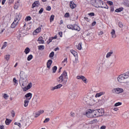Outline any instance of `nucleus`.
Masks as SVG:
<instances>
[{
  "instance_id": "obj_1",
  "label": "nucleus",
  "mask_w": 129,
  "mask_h": 129,
  "mask_svg": "<svg viewBox=\"0 0 129 129\" xmlns=\"http://www.w3.org/2000/svg\"><path fill=\"white\" fill-rule=\"evenodd\" d=\"M94 6L95 8H101V9H107L108 10L107 5L101 0H95Z\"/></svg>"
},
{
  "instance_id": "obj_2",
  "label": "nucleus",
  "mask_w": 129,
  "mask_h": 129,
  "mask_svg": "<svg viewBox=\"0 0 129 129\" xmlns=\"http://www.w3.org/2000/svg\"><path fill=\"white\" fill-rule=\"evenodd\" d=\"M28 83V79H20L19 84L21 85L22 88V87H25Z\"/></svg>"
},
{
  "instance_id": "obj_3",
  "label": "nucleus",
  "mask_w": 129,
  "mask_h": 129,
  "mask_svg": "<svg viewBox=\"0 0 129 129\" xmlns=\"http://www.w3.org/2000/svg\"><path fill=\"white\" fill-rule=\"evenodd\" d=\"M63 79V84L67 83V80H68V76L67 75V72L64 71L62 74L60 76Z\"/></svg>"
},
{
  "instance_id": "obj_4",
  "label": "nucleus",
  "mask_w": 129,
  "mask_h": 129,
  "mask_svg": "<svg viewBox=\"0 0 129 129\" xmlns=\"http://www.w3.org/2000/svg\"><path fill=\"white\" fill-rule=\"evenodd\" d=\"M112 91L113 93H116L117 94H119V93H122V92H123V89L119 88H115L113 89Z\"/></svg>"
},
{
  "instance_id": "obj_5",
  "label": "nucleus",
  "mask_w": 129,
  "mask_h": 129,
  "mask_svg": "<svg viewBox=\"0 0 129 129\" xmlns=\"http://www.w3.org/2000/svg\"><path fill=\"white\" fill-rule=\"evenodd\" d=\"M86 115L87 117H89V118L93 117V110H91V109H90L87 110L86 112Z\"/></svg>"
},
{
  "instance_id": "obj_6",
  "label": "nucleus",
  "mask_w": 129,
  "mask_h": 129,
  "mask_svg": "<svg viewBox=\"0 0 129 129\" xmlns=\"http://www.w3.org/2000/svg\"><path fill=\"white\" fill-rule=\"evenodd\" d=\"M125 79H126L123 74L119 75L117 78V80L120 83H123L124 82Z\"/></svg>"
},
{
  "instance_id": "obj_7",
  "label": "nucleus",
  "mask_w": 129,
  "mask_h": 129,
  "mask_svg": "<svg viewBox=\"0 0 129 129\" xmlns=\"http://www.w3.org/2000/svg\"><path fill=\"white\" fill-rule=\"evenodd\" d=\"M28 76L24 71H21L20 73V79H28Z\"/></svg>"
},
{
  "instance_id": "obj_8",
  "label": "nucleus",
  "mask_w": 129,
  "mask_h": 129,
  "mask_svg": "<svg viewBox=\"0 0 129 129\" xmlns=\"http://www.w3.org/2000/svg\"><path fill=\"white\" fill-rule=\"evenodd\" d=\"M77 79H81L84 83H87V79L83 76H78L77 77Z\"/></svg>"
},
{
  "instance_id": "obj_9",
  "label": "nucleus",
  "mask_w": 129,
  "mask_h": 129,
  "mask_svg": "<svg viewBox=\"0 0 129 129\" xmlns=\"http://www.w3.org/2000/svg\"><path fill=\"white\" fill-rule=\"evenodd\" d=\"M62 84H58L56 86L54 87H51L50 88V90H51V91H54V90H56V89H59L60 88H61V87H62Z\"/></svg>"
},
{
  "instance_id": "obj_10",
  "label": "nucleus",
  "mask_w": 129,
  "mask_h": 129,
  "mask_svg": "<svg viewBox=\"0 0 129 129\" xmlns=\"http://www.w3.org/2000/svg\"><path fill=\"white\" fill-rule=\"evenodd\" d=\"M32 87V83H30L27 87L26 86L24 87H22L23 89V91H27V90H29V89H31Z\"/></svg>"
},
{
  "instance_id": "obj_11",
  "label": "nucleus",
  "mask_w": 129,
  "mask_h": 129,
  "mask_svg": "<svg viewBox=\"0 0 129 129\" xmlns=\"http://www.w3.org/2000/svg\"><path fill=\"white\" fill-rule=\"evenodd\" d=\"M40 2L39 1H35L32 4L31 8L32 9H34V8H38Z\"/></svg>"
},
{
  "instance_id": "obj_12",
  "label": "nucleus",
  "mask_w": 129,
  "mask_h": 129,
  "mask_svg": "<svg viewBox=\"0 0 129 129\" xmlns=\"http://www.w3.org/2000/svg\"><path fill=\"white\" fill-rule=\"evenodd\" d=\"M32 96H33V94L31 93H28L25 95V97L27 98L26 100H31Z\"/></svg>"
},
{
  "instance_id": "obj_13",
  "label": "nucleus",
  "mask_w": 129,
  "mask_h": 129,
  "mask_svg": "<svg viewBox=\"0 0 129 129\" xmlns=\"http://www.w3.org/2000/svg\"><path fill=\"white\" fill-rule=\"evenodd\" d=\"M96 110H97L99 116H102L104 114V110L103 109H97Z\"/></svg>"
},
{
  "instance_id": "obj_14",
  "label": "nucleus",
  "mask_w": 129,
  "mask_h": 129,
  "mask_svg": "<svg viewBox=\"0 0 129 129\" xmlns=\"http://www.w3.org/2000/svg\"><path fill=\"white\" fill-rule=\"evenodd\" d=\"M93 117H99L97 110H93Z\"/></svg>"
},
{
  "instance_id": "obj_15",
  "label": "nucleus",
  "mask_w": 129,
  "mask_h": 129,
  "mask_svg": "<svg viewBox=\"0 0 129 129\" xmlns=\"http://www.w3.org/2000/svg\"><path fill=\"white\" fill-rule=\"evenodd\" d=\"M73 30L77 31L78 32H79V31H80V27L77 25L74 24L73 31Z\"/></svg>"
},
{
  "instance_id": "obj_16",
  "label": "nucleus",
  "mask_w": 129,
  "mask_h": 129,
  "mask_svg": "<svg viewBox=\"0 0 129 129\" xmlns=\"http://www.w3.org/2000/svg\"><path fill=\"white\" fill-rule=\"evenodd\" d=\"M42 113H44V110H40L38 111V112H36L35 113V117H38V116H40Z\"/></svg>"
},
{
  "instance_id": "obj_17",
  "label": "nucleus",
  "mask_w": 129,
  "mask_h": 129,
  "mask_svg": "<svg viewBox=\"0 0 129 129\" xmlns=\"http://www.w3.org/2000/svg\"><path fill=\"white\" fill-rule=\"evenodd\" d=\"M21 18H22V14H17L16 18L15 19V22H19V21L21 20Z\"/></svg>"
},
{
  "instance_id": "obj_18",
  "label": "nucleus",
  "mask_w": 129,
  "mask_h": 129,
  "mask_svg": "<svg viewBox=\"0 0 129 129\" xmlns=\"http://www.w3.org/2000/svg\"><path fill=\"white\" fill-rule=\"evenodd\" d=\"M52 63H53V61L51 59H49L48 60L47 62V68L50 69L51 68V66L52 65Z\"/></svg>"
},
{
  "instance_id": "obj_19",
  "label": "nucleus",
  "mask_w": 129,
  "mask_h": 129,
  "mask_svg": "<svg viewBox=\"0 0 129 129\" xmlns=\"http://www.w3.org/2000/svg\"><path fill=\"white\" fill-rule=\"evenodd\" d=\"M76 4H75V3H74V2L71 1L70 3V7L71 8V9H75L76 8Z\"/></svg>"
},
{
  "instance_id": "obj_20",
  "label": "nucleus",
  "mask_w": 129,
  "mask_h": 129,
  "mask_svg": "<svg viewBox=\"0 0 129 129\" xmlns=\"http://www.w3.org/2000/svg\"><path fill=\"white\" fill-rule=\"evenodd\" d=\"M71 53L74 55V57L77 58L78 57V53L74 50H71Z\"/></svg>"
},
{
  "instance_id": "obj_21",
  "label": "nucleus",
  "mask_w": 129,
  "mask_h": 129,
  "mask_svg": "<svg viewBox=\"0 0 129 129\" xmlns=\"http://www.w3.org/2000/svg\"><path fill=\"white\" fill-rule=\"evenodd\" d=\"M18 23H19V21L15 22L14 20V21L11 24V27L12 28V29H14V28H16L17 26V25H18Z\"/></svg>"
},
{
  "instance_id": "obj_22",
  "label": "nucleus",
  "mask_w": 129,
  "mask_h": 129,
  "mask_svg": "<svg viewBox=\"0 0 129 129\" xmlns=\"http://www.w3.org/2000/svg\"><path fill=\"white\" fill-rule=\"evenodd\" d=\"M57 81L58 82V83H62V82L64 84V79L62 77H61V76L58 78H57Z\"/></svg>"
},
{
  "instance_id": "obj_23",
  "label": "nucleus",
  "mask_w": 129,
  "mask_h": 129,
  "mask_svg": "<svg viewBox=\"0 0 129 129\" xmlns=\"http://www.w3.org/2000/svg\"><path fill=\"white\" fill-rule=\"evenodd\" d=\"M112 54H113V50H111L109 52L107 53L106 58H110Z\"/></svg>"
},
{
  "instance_id": "obj_24",
  "label": "nucleus",
  "mask_w": 129,
  "mask_h": 129,
  "mask_svg": "<svg viewBox=\"0 0 129 129\" xmlns=\"http://www.w3.org/2000/svg\"><path fill=\"white\" fill-rule=\"evenodd\" d=\"M11 122H12V119L6 118L5 123L7 125H10V123H11Z\"/></svg>"
},
{
  "instance_id": "obj_25",
  "label": "nucleus",
  "mask_w": 129,
  "mask_h": 129,
  "mask_svg": "<svg viewBox=\"0 0 129 129\" xmlns=\"http://www.w3.org/2000/svg\"><path fill=\"white\" fill-rule=\"evenodd\" d=\"M78 50H81L82 49V43L80 42L78 45L76 46Z\"/></svg>"
},
{
  "instance_id": "obj_26",
  "label": "nucleus",
  "mask_w": 129,
  "mask_h": 129,
  "mask_svg": "<svg viewBox=\"0 0 129 129\" xmlns=\"http://www.w3.org/2000/svg\"><path fill=\"white\" fill-rule=\"evenodd\" d=\"M29 102H30V100H25L24 101V106L25 107H27V106H28V105H29Z\"/></svg>"
},
{
  "instance_id": "obj_27",
  "label": "nucleus",
  "mask_w": 129,
  "mask_h": 129,
  "mask_svg": "<svg viewBox=\"0 0 129 129\" xmlns=\"http://www.w3.org/2000/svg\"><path fill=\"white\" fill-rule=\"evenodd\" d=\"M111 34L112 35V38H115L116 37V35H115V31H114V29L112 30Z\"/></svg>"
},
{
  "instance_id": "obj_28",
  "label": "nucleus",
  "mask_w": 129,
  "mask_h": 129,
  "mask_svg": "<svg viewBox=\"0 0 129 129\" xmlns=\"http://www.w3.org/2000/svg\"><path fill=\"white\" fill-rule=\"evenodd\" d=\"M124 76V77L126 79H127V78H129V71L126 73H125L124 74H122Z\"/></svg>"
},
{
  "instance_id": "obj_29",
  "label": "nucleus",
  "mask_w": 129,
  "mask_h": 129,
  "mask_svg": "<svg viewBox=\"0 0 129 129\" xmlns=\"http://www.w3.org/2000/svg\"><path fill=\"white\" fill-rule=\"evenodd\" d=\"M122 11H123V8L121 7V8H118V9H116L115 10V12L116 13H120V12H122Z\"/></svg>"
},
{
  "instance_id": "obj_30",
  "label": "nucleus",
  "mask_w": 129,
  "mask_h": 129,
  "mask_svg": "<svg viewBox=\"0 0 129 129\" xmlns=\"http://www.w3.org/2000/svg\"><path fill=\"white\" fill-rule=\"evenodd\" d=\"M38 50H41L43 51L45 49V46L44 45H39L38 46Z\"/></svg>"
},
{
  "instance_id": "obj_31",
  "label": "nucleus",
  "mask_w": 129,
  "mask_h": 129,
  "mask_svg": "<svg viewBox=\"0 0 129 129\" xmlns=\"http://www.w3.org/2000/svg\"><path fill=\"white\" fill-rule=\"evenodd\" d=\"M24 52L26 55L29 54V53H30V48L29 47H27L25 48Z\"/></svg>"
},
{
  "instance_id": "obj_32",
  "label": "nucleus",
  "mask_w": 129,
  "mask_h": 129,
  "mask_svg": "<svg viewBox=\"0 0 129 129\" xmlns=\"http://www.w3.org/2000/svg\"><path fill=\"white\" fill-rule=\"evenodd\" d=\"M97 122V119H94L93 120L90 121L91 124H93V123H96Z\"/></svg>"
},
{
  "instance_id": "obj_33",
  "label": "nucleus",
  "mask_w": 129,
  "mask_h": 129,
  "mask_svg": "<svg viewBox=\"0 0 129 129\" xmlns=\"http://www.w3.org/2000/svg\"><path fill=\"white\" fill-rule=\"evenodd\" d=\"M32 59H33V55L32 54L28 55V56L27 57V60L28 61H31Z\"/></svg>"
},
{
  "instance_id": "obj_34",
  "label": "nucleus",
  "mask_w": 129,
  "mask_h": 129,
  "mask_svg": "<svg viewBox=\"0 0 129 129\" xmlns=\"http://www.w3.org/2000/svg\"><path fill=\"white\" fill-rule=\"evenodd\" d=\"M31 20H32V17H31L30 16H27L25 18L26 22H29V21H31Z\"/></svg>"
},
{
  "instance_id": "obj_35",
  "label": "nucleus",
  "mask_w": 129,
  "mask_h": 129,
  "mask_svg": "<svg viewBox=\"0 0 129 129\" xmlns=\"http://www.w3.org/2000/svg\"><path fill=\"white\" fill-rule=\"evenodd\" d=\"M7 46H8V42H5L4 43V44H3V46H2V48H1V49H5V48L6 47H7Z\"/></svg>"
},
{
  "instance_id": "obj_36",
  "label": "nucleus",
  "mask_w": 129,
  "mask_h": 129,
  "mask_svg": "<svg viewBox=\"0 0 129 129\" xmlns=\"http://www.w3.org/2000/svg\"><path fill=\"white\" fill-rule=\"evenodd\" d=\"M52 73H56V71H57V66H54L52 68Z\"/></svg>"
},
{
  "instance_id": "obj_37",
  "label": "nucleus",
  "mask_w": 129,
  "mask_h": 129,
  "mask_svg": "<svg viewBox=\"0 0 129 129\" xmlns=\"http://www.w3.org/2000/svg\"><path fill=\"white\" fill-rule=\"evenodd\" d=\"M54 19H55V16L54 15H52L50 17V22H53V21H54Z\"/></svg>"
},
{
  "instance_id": "obj_38",
  "label": "nucleus",
  "mask_w": 129,
  "mask_h": 129,
  "mask_svg": "<svg viewBox=\"0 0 129 129\" xmlns=\"http://www.w3.org/2000/svg\"><path fill=\"white\" fill-rule=\"evenodd\" d=\"M15 125H17L18 127H19V128H21V123H19L18 122H15L14 123Z\"/></svg>"
},
{
  "instance_id": "obj_39",
  "label": "nucleus",
  "mask_w": 129,
  "mask_h": 129,
  "mask_svg": "<svg viewBox=\"0 0 129 129\" xmlns=\"http://www.w3.org/2000/svg\"><path fill=\"white\" fill-rule=\"evenodd\" d=\"M103 94L102 92L98 93L95 95V97H100L101 95H102Z\"/></svg>"
},
{
  "instance_id": "obj_40",
  "label": "nucleus",
  "mask_w": 129,
  "mask_h": 129,
  "mask_svg": "<svg viewBox=\"0 0 129 129\" xmlns=\"http://www.w3.org/2000/svg\"><path fill=\"white\" fill-rule=\"evenodd\" d=\"M6 60H7V61H9L10 60V58H11V55H6L5 57Z\"/></svg>"
},
{
  "instance_id": "obj_41",
  "label": "nucleus",
  "mask_w": 129,
  "mask_h": 129,
  "mask_svg": "<svg viewBox=\"0 0 129 129\" xmlns=\"http://www.w3.org/2000/svg\"><path fill=\"white\" fill-rule=\"evenodd\" d=\"M52 41H53V38H52V37H49V39L47 41V44H49L51 42H52Z\"/></svg>"
},
{
  "instance_id": "obj_42",
  "label": "nucleus",
  "mask_w": 129,
  "mask_h": 129,
  "mask_svg": "<svg viewBox=\"0 0 129 129\" xmlns=\"http://www.w3.org/2000/svg\"><path fill=\"white\" fill-rule=\"evenodd\" d=\"M68 29H70V30H73V25H68L67 26Z\"/></svg>"
},
{
  "instance_id": "obj_43",
  "label": "nucleus",
  "mask_w": 129,
  "mask_h": 129,
  "mask_svg": "<svg viewBox=\"0 0 129 129\" xmlns=\"http://www.w3.org/2000/svg\"><path fill=\"white\" fill-rule=\"evenodd\" d=\"M54 54H55V53L54 52V51H52L49 55V58H52L53 57H54Z\"/></svg>"
},
{
  "instance_id": "obj_44",
  "label": "nucleus",
  "mask_w": 129,
  "mask_h": 129,
  "mask_svg": "<svg viewBox=\"0 0 129 129\" xmlns=\"http://www.w3.org/2000/svg\"><path fill=\"white\" fill-rule=\"evenodd\" d=\"M19 8V2H17L16 3H15L14 5V9H18Z\"/></svg>"
},
{
  "instance_id": "obj_45",
  "label": "nucleus",
  "mask_w": 129,
  "mask_h": 129,
  "mask_svg": "<svg viewBox=\"0 0 129 129\" xmlns=\"http://www.w3.org/2000/svg\"><path fill=\"white\" fill-rule=\"evenodd\" d=\"M88 15L90 16V17H94V16H95V14H94V13L93 12H91V13H88Z\"/></svg>"
},
{
  "instance_id": "obj_46",
  "label": "nucleus",
  "mask_w": 129,
  "mask_h": 129,
  "mask_svg": "<svg viewBox=\"0 0 129 129\" xmlns=\"http://www.w3.org/2000/svg\"><path fill=\"white\" fill-rule=\"evenodd\" d=\"M122 103L121 102H117L115 104H114V106H119V105H121Z\"/></svg>"
},
{
  "instance_id": "obj_47",
  "label": "nucleus",
  "mask_w": 129,
  "mask_h": 129,
  "mask_svg": "<svg viewBox=\"0 0 129 129\" xmlns=\"http://www.w3.org/2000/svg\"><path fill=\"white\" fill-rule=\"evenodd\" d=\"M48 121H50V118H46L45 119V120H44L43 122L44 123H46V122H48Z\"/></svg>"
},
{
  "instance_id": "obj_48",
  "label": "nucleus",
  "mask_w": 129,
  "mask_h": 129,
  "mask_svg": "<svg viewBox=\"0 0 129 129\" xmlns=\"http://www.w3.org/2000/svg\"><path fill=\"white\" fill-rule=\"evenodd\" d=\"M70 17V14L69 13H66L64 15L65 18H69Z\"/></svg>"
},
{
  "instance_id": "obj_49",
  "label": "nucleus",
  "mask_w": 129,
  "mask_h": 129,
  "mask_svg": "<svg viewBox=\"0 0 129 129\" xmlns=\"http://www.w3.org/2000/svg\"><path fill=\"white\" fill-rule=\"evenodd\" d=\"M43 12H44V9L43 8H42L39 11L38 14H42V13H43Z\"/></svg>"
},
{
  "instance_id": "obj_50",
  "label": "nucleus",
  "mask_w": 129,
  "mask_h": 129,
  "mask_svg": "<svg viewBox=\"0 0 129 129\" xmlns=\"http://www.w3.org/2000/svg\"><path fill=\"white\" fill-rule=\"evenodd\" d=\"M13 82L15 83L14 85H16V84H17V82H18V81L16 79V78H13Z\"/></svg>"
},
{
  "instance_id": "obj_51",
  "label": "nucleus",
  "mask_w": 129,
  "mask_h": 129,
  "mask_svg": "<svg viewBox=\"0 0 129 129\" xmlns=\"http://www.w3.org/2000/svg\"><path fill=\"white\" fill-rule=\"evenodd\" d=\"M107 4H108L109 6H113V2H112V1H107Z\"/></svg>"
},
{
  "instance_id": "obj_52",
  "label": "nucleus",
  "mask_w": 129,
  "mask_h": 129,
  "mask_svg": "<svg viewBox=\"0 0 129 129\" xmlns=\"http://www.w3.org/2000/svg\"><path fill=\"white\" fill-rule=\"evenodd\" d=\"M12 113V117H15V114H16V113L15 112V111L12 110L11 112Z\"/></svg>"
},
{
  "instance_id": "obj_53",
  "label": "nucleus",
  "mask_w": 129,
  "mask_h": 129,
  "mask_svg": "<svg viewBox=\"0 0 129 129\" xmlns=\"http://www.w3.org/2000/svg\"><path fill=\"white\" fill-rule=\"evenodd\" d=\"M35 31L36 33H40L41 32V28H37Z\"/></svg>"
},
{
  "instance_id": "obj_54",
  "label": "nucleus",
  "mask_w": 129,
  "mask_h": 129,
  "mask_svg": "<svg viewBox=\"0 0 129 129\" xmlns=\"http://www.w3.org/2000/svg\"><path fill=\"white\" fill-rule=\"evenodd\" d=\"M71 116H72V117H75V113H73V112H71Z\"/></svg>"
},
{
  "instance_id": "obj_55",
  "label": "nucleus",
  "mask_w": 129,
  "mask_h": 129,
  "mask_svg": "<svg viewBox=\"0 0 129 129\" xmlns=\"http://www.w3.org/2000/svg\"><path fill=\"white\" fill-rule=\"evenodd\" d=\"M46 10V11H51V7L50 6L47 7Z\"/></svg>"
},
{
  "instance_id": "obj_56",
  "label": "nucleus",
  "mask_w": 129,
  "mask_h": 129,
  "mask_svg": "<svg viewBox=\"0 0 129 129\" xmlns=\"http://www.w3.org/2000/svg\"><path fill=\"white\" fill-rule=\"evenodd\" d=\"M42 40H43V37L42 36L39 37L37 40L38 42Z\"/></svg>"
},
{
  "instance_id": "obj_57",
  "label": "nucleus",
  "mask_w": 129,
  "mask_h": 129,
  "mask_svg": "<svg viewBox=\"0 0 129 129\" xmlns=\"http://www.w3.org/2000/svg\"><path fill=\"white\" fill-rule=\"evenodd\" d=\"M114 7L113 6H111L110 7V12H114Z\"/></svg>"
},
{
  "instance_id": "obj_58",
  "label": "nucleus",
  "mask_w": 129,
  "mask_h": 129,
  "mask_svg": "<svg viewBox=\"0 0 129 129\" xmlns=\"http://www.w3.org/2000/svg\"><path fill=\"white\" fill-rule=\"evenodd\" d=\"M14 129H20V127H18V125H15L13 127Z\"/></svg>"
},
{
  "instance_id": "obj_59",
  "label": "nucleus",
  "mask_w": 129,
  "mask_h": 129,
  "mask_svg": "<svg viewBox=\"0 0 129 129\" xmlns=\"http://www.w3.org/2000/svg\"><path fill=\"white\" fill-rule=\"evenodd\" d=\"M45 43V41L43 40H40L39 42V44H44Z\"/></svg>"
},
{
  "instance_id": "obj_60",
  "label": "nucleus",
  "mask_w": 129,
  "mask_h": 129,
  "mask_svg": "<svg viewBox=\"0 0 129 129\" xmlns=\"http://www.w3.org/2000/svg\"><path fill=\"white\" fill-rule=\"evenodd\" d=\"M118 26L119 28H122L123 27V25H122V23H119Z\"/></svg>"
},
{
  "instance_id": "obj_61",
  "label": "nucleus",
  "mask_w": 129,
  "mask_h": 129,
  "mask_svg": "<svg viewBox=\"0 0 129 129\" xmlns=\"http://www.w3.org/2000/svg\"><path fill=\"white\" fill-rule=\"evenodd\" d=\"M95 25H96V21L93 22V23H92V26L93 27L95 26Z\"/></svg>"
},
{
  "instance_id": "obj_62",
  "label": "nucleus",
  "mask_w": 129,
  "mask_h": 129,
  "mask_svg": "<svg viewBox=\"0 0 129 129\" xmlns=\"http://www.w3.org/2000/svg\"><path fill=\"white\" fill-rule=\"evenodd\" d=\"M65 62L67 63V58H64V60L62 61V63H65Z\"/></svg>"
},
{
  "instance_id": "obj_63",
  "label": "nucleus",
  "mask_w": 129,
  "mask_h": 129,
  "mask_svg": "<svg viewBox=\"0 0 129 129\" xmlns=\"http://www.w3.org/2000/svg\"><path fill=\"white\" fill-rule=\"evenodd\" d=\"M105 128H106V126L105 125H103L100 127V129H105Z\"/></svg>"
},
{
  "instance_id": "obj_64",
  "label": "nucleus",
  "mask_w": 129,
  "mask_h": 129,
  "mask_svg": "<svg viewBox=\"0 0 129 129\" xmlns=\"http://www.w3.org/2000/svg\"><path fill=\"white\" fill-rule=\"evenodd\" d=\"M14 3V0H9V4H13Z\"/></svg>"
}]
</instances>
